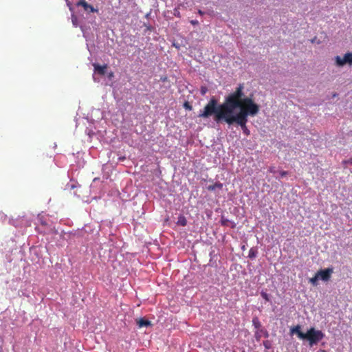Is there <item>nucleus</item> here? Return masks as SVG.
Returning a JSON list of instances; mask_svg holds the SVG:
<instances>
[{"label":"nucleus","mask_w":352,"mask_h":352,"mask_svg":"<svg viewBox=\"0 0 352 352\" xmlns=\"http://www.w3.org/2000/svg\"><path fill=\"white\" fill-rule=\"evenodd\" d=\"M137 324L140 328L143 327H148L151 325V321L146 320L144 318H140L139 320H138Z\"/></svg>","instance_id":"8"},{"label":"nucleus","mask_w":352,"mask_h":352,"mask_svg":"<svg viewBox=\"0 0 352 352\" xmlns=\"http://www.w3.org/2000/svg\"><path fill=\"white\" fill-rule=\"evenodd\" d=\"M66 2H67V6H69V10H71V9H72V7H71V6H72V4H71L70 1L68 0V1H66Z\"/></svg>","instance_id":"18"},{"label":"nucleus","mask_w":352,"mask_h":352,"mask_svg":"<svg viewBox=\"0 0 352 352\" xmlns=\"http://www.w3.org/2000/svg\"><path fill=\"white\" fill-rule=\"evenodd\" d=\"M243 89V84H239L234 91L228 94L220 104L214 97L211 98L199 111L198 117L208 118L213 116L217 123L236 124L245 135H250V131L247 127L248 117L258 114L259 105L252 98L246 97Z\"/></svg>","instance_id":"1"},{"label":"nucleus","mask_w":352,"mask_h":352,"mask_svg":"<svg viewBox=\"0 0 352 352\" xmlns=\"http://www.w3.org/2000/svg\"><path fill=\"white\" fill-rule=\"evenodd\" d=\"M333 268H327L324 270H320L317 272L319 278L323 281H328L333 273Z\"/></svg>","instance_id":"5"},{"label":"nucleus","mask_w":352,"mask_h":352,"mask_svg":"<svg viewBox=\"0 0 352 352\" xmlns=\"http://www.w3.org/2000/svg\"><path fill=\"white\" fill-rule=\"evenodd\" d=\"M261 295L263 297V298L265 299L266 301H269L270 300L269 296H268V294L267 293L262 292L261 293Z\"/></svg>","instance_id":"15"},{"label":"nucleus","mask_w":352,"mask_h":352,"mask_svg":"<svg viewBox=\"0 0 352 352\" xmlns=\"http://www.w3.org/2000/svg\"><path fill=\"white\" fill-rule=\"evenodd\" d=\"M257 254V249L256 248H252L249 251L248 258L253 259L256 257Z\"/></svg>","instance_id":"11"},{"label":"nucleus","mask_w":352,"mask_h":352,"mask_svg":"<svg viewBox=\"0 0 352 352\" xmlns=\"http://www.w3.org/2000/svg\"><path fill=\"white\" fill-rule=\"evenodd\" d=\"M252 324L256 329H259L261 327V322L256 317L252 319Z\"/></svg>","instance_id":"14"},{"label":"nucleus","mask_w":352,"mask_h":352,"mask_svg":"<svg viewBox=\"0 0 352 352\" xmlns=\"http://www.w3.org/2000/svg\"><path fill=\"white\" fill-rule=\"evenodd\" d=\"M221 223L223 226H230L232 228L235 227V223L234 222L225 219L223 217H221Z\"/></svg>","instance_id":"9"},{"label":"nucleus","mask_w":352,"mask_h":352,"mask_svg":"<svg viewBox=\"0 0 352 352\" xmlns=\"http://www.w3.org/2000/svg\"><path fill=\"white\" fill-rule=\"evenodd\" d=\"M190 22L194 23V22H197V21H196V20H191Z\"/></svg>","instance_id":"22"},{"label":"nucleus","mask_w":352,"mask_h":352,"mask_svg":"<svg viewBox=\"0 0 352 352\" xmlns=\"http://www.w3.org/2000/svg\"><path fill=\"white\" fill-rule=\"evenodd\" d=\"M338 96V94H333V97H336V96Z\"/></svg>","instance_id":"25"},{"label":"nucleus","mask_w":352,"mask_h":352,"mask_svg":"<svg viewBox=\"0 0 352 352\" xmlns=\"http://www.w3.org/2000/svg\"><path fill=\"white\" fill-rule=\"evenodd\" d=\"M177 224L182 226H185L187 224L186 219L184 216L180 215L178 218Z\"/></svg>","instance_id":"12"},{"label":"nucleus","mask_w":352,"mask_h":352,"mask_svg":"<svg viewBox=\"0 0 352 352\" xmlns=\"http://www.w3.org/2000/svg\"><path fill=\"white\" fill-rule=\"evenodd\" d=\"M318 278H319V276L316 273L314 277H312L309 279V283H311L313 285L316 286L318 285Z\"/></svg>","instance_id":"13"},{"label":"nucleus","mask_w":352,"mask_h":352,"mask_svg":"<svg viewBox=\"0 0 352 352\" xmlns=\"http://www.w3.org/2000/svg\"><path fill=\"white\" fill-rule=\"evenodd\" d=\"M202 93H203V94H204V93H205L204 89H202Z\"/></svg>","instance_id":"26"},{"label":"nucleus","mask_w":352,"mask_h":352,"mask_svg":"<svg viewBox=\"0 0 352 352\" xmlns=\"http://www.w3.org/2000/svg\"><path fill=\"white\" fill-rule=\"evenodd\" d=\"M346 162V163H348V164H352V158L349 159V160H347Z\"/></svg>","instance_id":"20"},{"label":"nucleus","mask_w":352,"mask_h":352,"mask_svg":"<svg viewBox=\"0 0 352 352\" xmlns=\"http://www.w3.org/2000/svg\"><path fill=\"white\" fill-rule=\"evenodd\" d=\"M291 333H296L297 334L298 337L300 338V339H303V337H302V334H305V333H303L300 331V325H297L296 327H294L293 328L291 329Z\"/></svg>","instance_id":"7"},{"label":"nucleus","mask_w":352,"mask_h":352,"mask_svg":"<svg viewBox=\"0 0 352 352\" xmlns=\"http://www.w3.org/2000/svg\"><path fill=\"white\" fill-rule=\"evenodd\" d=\"M336 65L339 67H342L346 63H349L350 65L352 64V52L346 53L343 58H341L340 56H336Z\"/></svg>","instance_id":"4"},{"label":"nucleus","mask_w":352,"mask_h":352,"mask_svg":"<svg viewBox=\"0 0 352 352\" xmlns=\"http://www.w3.org/2000/svg\"><path fill=\"white\" fill-rule=\"evenodd\" d=\"M316 38L315 37L314 39L311 40V42L314 43L316 41Z\"/></svg>","instance_id":"21"},{"label":"nucleus","mask_w":352,"mask_h":352,"mask_svg":"<svg viewBox=\"0 0 352 352\" xmlns=\"http://www.w3.org/2000/svg\"><path fill=\"white\" fill-rule=\"evenodd\" d=\"M113 76V72L109 73V75H108V77L109 78H111Z\"/></svg>","instance_id":"19"},{"label":"nucleus","mask_w":352,"mask_h":352,"mask_svg":"<svg viewBox=\"0 0 352 352\" xmlns=\"http://www.w3.org/2000/svg\"><path fill=\"white\" fill-rule=\"evenodd\" d=\"M302 340H307L310 346L317 344L324 337V333L320 331L311 327L305 334H302Z\"/></svg>","instance_id":"2"},{"label":"nucleus","mask_w":352,"mask_h":352,"mask_svg":"<svg viewBox=\"0 0 352 352\" xmlns=\"http://www.w3.org/2000/svg\"><path fill=\"white\" fill-rule=\"evenodd\" d=\"M76 7H82V10L86 12L87 14H91V13H96L99 14V10L97 8H95L91 4H89L86 0H79L76 3Z\"/></svg>","instance_id":"3"},{"label":"nucleus","mask_w":352,"mask_h":352,"mask_svg":"<svg viewBox=\"0 0 352 352\" xmlns=\"http://www.w3.org/2000/svg\"><path fill=\"white\" fill-rule=\"evenodd\" d=\"M184 107L186 109H188V110H192V106L190 104V103L188 102H185L184 104Z\"/></svg>","instance_id":"16"},{"label":"nucleus","mask_w":352,"mask_h":352,"mask_svg":"<svg viewBox=\"0 0 352 352\" xmlns=\"http://www.w3.org/2000/svg\"><path fill=\"white\" fill-rule=\"evenodd\" d=\"M241 249L244 250L245 249V245H243V246H242V248H241Z\"/></svg>","instance_id":"23"},{"label":"nucleus","mask_w":352,"mask_h":352,"mask_svg":"<svg viewBox=\"0 0 352 352\" xmlns=\"http://www.w3.org/2000/svg\"><path fill=\"white\" fill-rule=\"evenodd\" d=\"M223 188V184L221 182H216L212 185L207 186V189L209 191H214L216 188L221 189Z\"/></svg>","instance_id":"10"},{"label":"nucleus","mask_w":352,"mask_h":352,"mask_svg":"<svg viewBox=\"0 0 352 352\" xmlns=\"http://www.w3.org/2000/svg\"><path fill=\"white\" fill-rule=\"evenodd\" d=\"M280 175L281 177H283L287 175V172L285 170L280 171Z\"/></svg>","instance_id":"17"},{"label":"nucleus","mask_w":352,"mask_h":352,"mask_svg":"<svg viewBox=\"0 0 352 352\" xmlns=\"http://www.w3.org/2000/svg\"><path fill=\"white\" fill-rule=\"evenodd\" d=\"M68 0H65V1H67Z\"/></svg>","instance_id":"27"},{"label":"nucleus","mask_w":352,"mask_h":352,"mask_svg":"<svg viewBox=\"0 0 352 352\" xmlns=\"http://www.w3.org/2000/svg\"><path fill=\"white\" fill-rule=\"evenodd\" d=\"M93 66L94 67V71L97 72L98 74L103 76L106 72V69L107 68V65L104 64V65H100L97 63H94Z\"/></svg>","instance_id":"6"},{"label":"nucleus","mask_w":352,"mask_h":352,"mask_svg":"<svg viewBox=\"0 0 352 352\" xmlns=\"http://www.w3.org/2000/svg\"><path fill=\"white\" fill-rule=\"evenodd\" d=\"M146 28H147L148 30H151V26H150V25H149V26H147V27H146Z\"/></svg>","instance_id":"24"}]
</instances>
